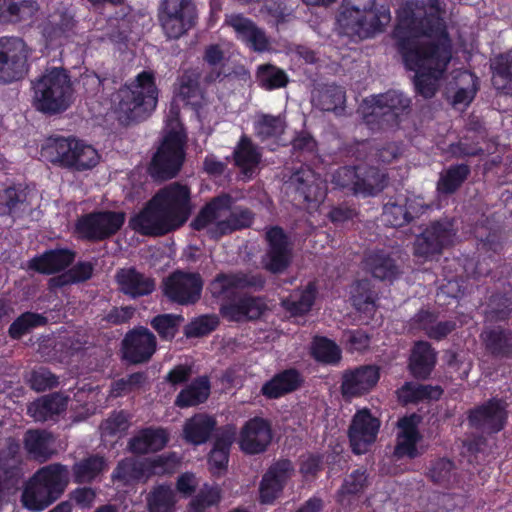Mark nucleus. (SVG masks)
I'll return each instance as SVG.
<instances>
[{"mask_svg":"<svg viewBox=\"0 0 512 512\" xmlns=\"http://www.w3.org/2000/svg\"><path fill=\"white\" fill-rule=\"evenodd\" d=\"M193 211L191 188L171 182L160 188L144 207L129 220L132 230L143 236L160 237L177 231Z\"/></svg>","mask_w":512,"mask_h":512,"instance_id":"obj_1","label":"nucleus"},{"mask_svg":"<svg viewBox=\"0 0 512 512\" xmlns=\"http://www.w3.org/2000/svg\"><path fill=\"white\" fill-rule=\"evenodd\" d=\"M390 21L389 5L377 0H355L351 6L343 5L337 16L339 33L354 42L383 32Z\"/></svg>","mask_w":512,"mask_h":512,"instance_id":"obj_2","label":"nucleus"},{"mask_svg":"<svg viewBox=\"0 0 512 512\" xmlns=\"http://www.w3.org/2000/svg\"><path fill=\"white\" fill-rule=\"evenodd\" d=\"M266 284V278L261 273L252 272H220L209 284V290L213 298L222 300L220 315L233 322L246 320L244 299L237 296V290L254 289L260 291Z\"/></svg>","mask_w":512,"mask_h":512,"instance_id":"obj_3","label":"nucleus"},{"mask_svg":"<svg viewBox=\"0 0 512 512\" xmlns=\"http://www.w3.org/2000/svg\"><path fill=\"white\" fill-rule=\"evenodd\" d=\"M40 156L44 161L78 172L91 170L100 161V155L92 145L74 136L48 138Z\"/></svg>","mask_w":512,"mask_h":512,"instance_id":"obj_4","label":"nucleus"},{"mask_svg":"<svg viewBox=\"0 0 512 512\" xmlns=\"http://www.w3.org/2000/svg\"><path fill=\"white\" fill-rule=\"evenodd\" d=\"M412 53L416 56H409V59L405 53L400 54L403 64L407 70L415 72L416 93L425 99H430L437 92V82L446 73L452 54L437 45H429V50L423 51V54L416 51Z\"/></svg>","mask_w":512,"mask_h":512,"instance_id":"obj_5","label":"nucleus"},{"mask_svg":"<svg viewBox=\"0 0 512 512\" xmlns=\"http://www.w3.org/2000/svg\"><path fill=\"white\" fill-rule=\"evenodd\" d=\"M368 109L363 114V121L371 131H395L411 113L412 100L403 92L390 89L372 95Z\"/></svg>","mask_w":512,"mask_h":512,"instance_id":"obj_6","label":"nucleus"},{"mask_svg":"<svg viewBox=\"0 0 512 512\" xmlns=\"http://www.w3.org/2000/svg\"><path fill=\"white\" fill-rule=\"evenodd\" d=\"M159 89L153 71L143 70L118 91V109L131 121L146 119L155 110Z\"/></svg>","mask_w":512,"mask_h":512,"instance_id":"obj_7","label":"nucleus"},{"mask_svg":"<svg viewBox=\"0 0 512 512\" xmlns=\"http://www.w3.org/2000/svg\"><path fill=\"white\" fill-rule=\"evenodd\" d=\"M40 93L37 109L53 115L64 112L72 102L73 88L68 72L63 68H52L35 84Z\"/></svg>","mask_w":512,"mask_h":512,"instance_id":"obj_8","label":"nucleus"},{"mask_svg":"<svg viewBox=\"0 0 512 512\" xmlns=\"http://www.w3.org/2000/svg\"><path fill=\"white\" fill-rule=\"evenodd\" d=\"M186 143L187 133L183 126L169 130L151 160V174L163 180L175 177L185 161Z\"/></svg>","mask_w":512,"mask_h":512,"instance_id":"obj_9","label":"nucleus"},{"mask_svg":"<svg viewBox=\"0 0 512 512\" xmlns=\"http://www.w3.org/2000/svg\"><path fill=\"white\" fill-rule=\"evenodd\" d=\"M157 18L164 36L178 40L196 25L197 7L193 0H161Z\"/></svg>","mask_w":512,"mask_h":512,"instance_id":"obj_10","label":"nucleus"},{"mask_svg":"<svg viewBox=\"0 0 512 512\" xmlns=\"http://www.w3.org/2000/svg\"><path fill=\"white\" fill-rule=\"evenodd\" d=\"M125 219L126 215L122 211L94 210L77 218L74 231L80 240L101 242L116 235Z\"/></svg>","mask_w":512,"mask_h":512,"instance_id":"obj_11","label":"nucleus"},{"mask_svg":"<svg viewBox=\"0 0 512 512\" xmlns=\"http://www.w3.org/2000/svg\"><path fill=\"white\" fill-rule=\"evenodd\" d=\"M68 484L67 466L53 463L34 473V512L46 509L58 500Z\"/></svg>","mask_w":512,"mask_h":512,"instance_id":"obj_12","label":"nucleus"},{"mask_svg":"<svg viewBox=\"0 0 512 512\" xmlns=\"http://www.w3.org/2000/svg\"><path fill=\"white\" fill-rule=\"evenodd\" d=\"M409 35H412L416 46L411 48L412 52L423 54V51L429 50V45H437L452 54L449 32L443 18L437 13L425 12L422 16H417L409 29Z\"/></svg>","mask_w":512,"mask_h":512,"instance_id":"obj_13","label":"nucleus"},{"mask_svg":"<svg viewBox=\"0 0 512 512\" xmlns=\"http://www.w3.org/2000/svg\"><path fill=\"white\" fill-rule=\"evenodd\" d=\"M29 47L17 36L0 37V84L23 79L29 72Z\"/></svg>","mask_w":512,"mask_h":512,"instance_id":"obj_14","label":"nucleus"},{"mask_svg":"<svg viewBox=\"0 0 512 512\" xmlns=\"http://www.w3.org/2000/svg\"><path fill=\"white\" fill-rule=\"evenodd\" d=\"M455 234L452 221L446 219L432 221L415 237L413 255L424 261H431L452 245Z\"/></svg>","mask_w":512,"mask_h":512,"instance_id":"obj_15","label":"nucleus"},{"mask_svg":"<svg viewBox=\"0 0 512 512\" xmlns=\"http://www.w3.org/2000/svg\"><path fill=\"white\" fill-rule=\"evenodd\" d=\"M264 238L267 249L263 267L273 274L283 273L290 266L293 256L290 237L281 226L274 225L266 228Z\"/></svg>","mask_w":512,"mask_h":512,"instance_id":"obj_16","label":"nucleus"},{"mask_svg":"<svg viewBox=\"0 0 512 512\" xmlns=\"http://www.w3.org/2000/svg\"><path fill=\"white\" fill-rule=\"evenodd\" d=\"M157 350L156 336L144 326L129 330L121 341V358L128 364H144Z\"/></svg>","mask_w":512,"mask_h":512,"instance_id":"obj_17","label":"nucleus"},{"mask_svg":"<svg viewBox=\"0 0 512 512\" xmlns=\"http://www.w3.org/2000/svg\"><path fill=\"white\" fill-rule=\"evenodd\" d=\"M203 280L199 273L177 270L163 283L164 295L179 305L195 304L201 297Z\"/></svg>","mask_w":512,"mask_h":512,"instance_id":"obj_18","label":"nucleus"},{"mask_svg":"<svg viewBox=\"0 0 512 512\" xmlns=\"http://www.w3.org/2000/svg\"><path fill=\"white\" fill-rule=\"evenodd\" d=\"M381 421L368 408L357 410L348 428L351 451L355 455L366 454L375 443Z\"/></svg>","mask_w":512,"mask_h":512,"instance_id":"obj_19","label":"nucleus"},{"mask_svg":"<svg viewBox=\"0 0 512 512\" xmlns=\"http://www.w3.org/2000/svg\"><path fill=\"white\" fill-rule=\"evenodd\" d=\"M295 471L290 459H278L262 475L258 488V501L263 505H272L283 491Z\"/></svg>","mask_w":512,"mask_h":512,"instance_id":"obj_20","label":"nucleus"},{"mask_svg":"<svg viewBox=\"0 0 512 512\" xmlns=\"http://www.w3.org/2000/svg\"><path fill=\"white\" fill-rule=\"evenodd\" d=\"M290 184L295 189V200L308 207L318 206L326 197L325 183L308 166H301L297 169L290 177Z\"/></svg>","mask_w":512,"mask_h":512,"instance_id":"obj_21","label":"nucleus"},{"mask_svg":"<svg viewBox=\"0 0 512 512\" xmlns=\"http://www.w3.org/2000/svg\"><path fill=\"white\" fill-rule=\"evenodd\" d=\"M273 438L270 420L255 416L247 420L240 430L239 447L247 455L264 453Z\"/></svg>","mask_w":512,"mask_h":512,"instance_id":"obj_22","label":"nucleus"},{"mask_svg":"<svg viewBox=\"0 0 512 512\" xmlns=\"http://www.w3.org/2000/svg\"><path fill=\"white\" fill-rule=\"evenodd\" d=\"M507 417L504 402L501 399L492 398L471 409L468 413V422L475 429L494 434L504 429Z\"/></svg>","mask_w":512,"mask_h":512,"instance_id":"obj_23","label":"nucleus"},{"mask_svg":"<svg viewBox=\"0 0 512 512\" xmlns=\"http://www.w3.org/2000/svg\"><path fill=\"white\" fill-rule=\"evenodd\" d=\"M380 379V368L364 364L347 369L342 374L340 390L344 398L361 397L369 393Z\"/></svg>","mask_w":512,"mask_h":512,"instance_id":"obj_24","label":"nucleus"},{"mask_svg":"<svg viewBox=\"0 0 512 512\" xmlns=\"http://www.w3.org/2000/svg\"><path fill=\"white\" fill-rule=\"evenodd\" d=\"M421 422L422 416L415 412L398 419L396 445L393 451L397 459L404 457L415 459L421 455L417 448V444L422 440V434L419 431Z\"/></svg>","mask_w":512,"mask_h":512,"instance_id":"obj_25","label":"nucleus"},{"mask_svg":"<svg viewBox=\"0 0 512 512\" xmlns=\"http://www.w3.org/2000/svg\"><path fill=\"white\" fill-rule=\"evenodd\" d=\"M236 438V428L228 424L217 430L212 449L207 456L209 471L215 477H220L227 472L230 451Z\"/></svg>","mask_w":512,"mask_h":512,"instance_id":"obj_26","label":"nucleus"},{"mask_svg":"<svg viewBox=\"0 0 512 512\" xmlns=\"http://www.w3.org/2000/svg\"><path fill=\"white\" fill-rule=\"evenodd\" d=\"M305 379L302 373L294 368H286L275 373L261 387L260 393L266 399L275 400L300 389Z\"/></svg>","mask_w":512,"mask_h":512,"instance_id":"obj_27","label":"nucleus"},{"mask_svg":"<svg viewBox=\"0 0 512 512\" xmlns=\"http://www.w3.org/2000/svg\"><path fill=\"white\" fill-rule=\"evenodd\" d=\"M225 22L235 30L237 39L253 51L264 52L268 49L269 41L265 32L251 19L242 14H232L227 16Z\"/></svg>","mask_w":512,"mask_h":512,"instance_id":"obj_28","label":"nucleus"},{"mask_svg":"<svg viewBox=\"0 0 512 512\" xmlns=\"http://www.w3.org/2000/svg\"><path fill=\"white\" fill-rule=\"evenodd\" d=\"M480 340L488 356L499 360L512 358V329L501 325L485 327Z\"/></svg>","mask_w":512,"mask_h":512,"instance_id":"obj_29","label":"nucleus"},{"mask_svg":"<svg viewBox=\"0 0 512 512\" xmlns=\"http://www.w3.org/2000/svg\"><path fill=\"white\" fill-rule=\"evenodd\" d=\"M363 269L380 281H394L401 271L392 255L384 249H375L365 254Z\"/></svg>","mask_w":512,"mask_h":512,"instance_id":"obj_30","label":"nucleus"},{"mask_svg":"<svg viewBox=\"0 0 512 512\" xmlns=\"http://www.w3.org/2000/svg\"><path fill=\"white\" fill-rule=\"evenodd\" d=\"M120 291L133 299L148 296L156 288L155 280L139 272L135 267L122 268L116 273Z\"/></svg>","mask_w":512,"mask_h":512,"instance_id":"obj_31","label":"nucleus"},{"mask_svg":"<svg viewBox=\"0 0 512 512\" xmlns=\"http://www.w3.org/2000/svg\"><path fill=\"white\" fill-rule=\"evenodd\" d=\"M229 211V215L219 220L207 230V234L212 240H219L224 236L230 235L234 232L248 229L252 226L255 214L247 207H235Z\"/></svg>","mask_w":512,"mask_h":512,"instance_id":"obj_32","label":"nucleus"},{"mask_svg":"<svg viewBox=\"0 0 512 512\" xmlns=\"http://www.w3.org/2000/svg\"><path fill=\"white\" fill-rule=\"evenodd\" d=\"M416 17L412 4L407 3L398 11V22L392 31L396 51L399 55L405 53L408 59L409 56H416L411 50V48H416L415 42L412 35H409V29L415 22Z\"/></svg>","mask_w":512,"mask_h":512,"instance_id":"obj_33","label":"nucleus"},{"mask_svg":"<svg viewBox=\"0 0 512 512\" xmlns=\"http://www.w3.org/2000/svg\"><path fill=\"white\" fill-rule=\"evenodd\" d=\"M169 442V433L162 427H146L141 429L128 442L133 454L144 455L162 450Z\"/></svg>","mask_w":512,"mask_h":512,"instance_id":"obj_34","label":"nucleus"},{"mask_svg":"<svg viewBox=\"0 0 512 512\" xmlns=\"http://www.w3.org/2000/svg\"><path fill=\"white\" fill-rule=\"evenodd\" d=\"M436 361V352L431 344L427 341H417L411 350L409 372L417 380H426L433 372Z\"/></svg>","mask_w":512,"mask_h":512,"instance_id":"obj_35","label":"nucleus"},{"mask_svg":"<svg viewBox=\"0 0 512 512\" xmlns=\"http://www.w3.org/2000/svg\"><path fill=\"white\" fill-rule=\"evenodd\" d=\"M217 429V420L207 413H196L183 426V437L192 445L205 444Z\"/></svg>","mask_w":512,"mask_h":512,"instance_id":"obj_36","label":"nucleus"},{"mask_svg":"<svg viewBox=\"0 0 512 512\" xmlns=\"http://www.w3.org/2000/svg\"><path fill=\"white\" fill-rule=\"evenodd\" d=\"M443 389L439 385L419 384L412 381L405 382L396 390L398 402L402 406L410 404L437 401L443 395Z\"/></svg>","mask_w":512,"mask_h":512,"instance_id":"obj_37","label":"nucleus"},{"mask_svg":"<svg viewBox=\"0 0 512 512\" xmlns=\"http://www.w3.org/2000/svg\"><path fill=\"white\" fill-rule=\"evenodd\" d=\"M234 200L228 193H222L213 197L208 201L197 213L190 223V227L194 231H202L211 224H215L222 212L231 209Z\"/></svg>","mask_w":512,"mask_h":512,"instance_id":"obj_38","label":"nucleus"},{"mask_svg":"<svg viewBox=\"0 0 512 512\" xmlns=\"http://www.w3.org/2000/svg\"><path fill=\"white\" fill-rule=\"evenodd\" d=\"M76 252L69 248H55L34 257V271L43 274H54L66 271L75 260Z\"/></svg>","mask_w":512,"mask_h":512,"instance_id":"obj_39","label":"nucleus"},{"mask_svg":"<svg viewBox=\"0 0 512 512\" xmlns=\"http://www.w3.org/2000/svg\"><path fill=\"white\" fill-rule=\"evenodd\" d=\"M108 469L107 459L98 453L89 454L72 466L73 482L91 484Z\"/></svg>","mask_w":512,"mask_h":512,"instance_id":"obj_40","label":"nucleus"},{"mask_svg":"<svg viewBox=\"0 0 512 512\" xmlns=\"http://www.w3.org/2000/svg\"><path fill=\"white\" fill-rule=\"evenodd\" d=\"M317 295L316 281H309L302 290L294 291L283 299L281 305L293 317L304 316L311 311Z\"/></svg>","mask_w":512,"mask_h":512,"instance_id":"obj_41","label":"nucleus"},{"mask_svg":"<svg viewBox=\"0 0 512 512\" xmlns=\"http://www.w3.org/2000/svg\"><path fill=\"white\" fill-rule=\"evenodd\" d=\"M204 75L203 82L212 84L222 81L229 73L226 71L225 53L218 44H210L203 52Z\"/></svg>","mask_w":512,"mask_h":512,"instance_id":"obj_42","label":"nucleus"},{"mask_svg":"<svg viewBox=\"0 0 512 512\" xmlns=\"http://www.w3.org/2000/svg\"><path fill=\"white\" fill-rule=\"evenodd\" d=\"M312 102L316 108L322 111L340 115L345 109L346 93L339 85L327 84L316 91Z\"/></svg>","mask_w":512,"mask_h":512,"instance_id":"obj_43","label":"nucleus"},{"mask_svg":"<svg viewBox=\"0 0 512 512\" xmlns=\"http://www.w3.org/2000/svg\"><path fill=\"white\" fill-rule=\"evenodd\" d=\"M210 389L209 378L207 376H199L178 393L175 405L183 409L202 404L208 399Z\"/></svg>","mask_w":512,"mask_h":512,"instance_id":"obj_44","label":"nucleus"},{"mask_svg":"<svg viewBox=\"0 0 512 512\" xmlns=\"http://www.w3.org/2000/svg\"><path fill=\"white\" fill-rule=\"evenodd\" d=\"M387 185V176L374 166H358L355 194L374 196Z\"/></svg>","mask_w":512,"mask_h":512,"instance_id":"obj_45","label":"nucleus"},{"mask_svg":"<svg viewBox=\"0 0 512 512\" xmlns=\"http://www.w3.org/2000/svg\"><path fill=\"white\" fill-rule=\"evenodd\" d=\"M310 356L318 363L335 366L342 359V350L334 340L316 335L310 344Z\"/></svg>","mask_w":512,"mask_h":512,"instance_id":"obj_46","label":"nucleus"},{"mask_svg":"<svg viewBox=\"0 0 512 512\" xmlns=\"http://www.w3.org/2000/svg\"><path fill=\"white\" fill-rule=\"evenodd\" d=\"M471 173L468 164L450 165L444 170L437 181L436 190L442 195H452L457 192Z\"/></svg>","mask_w":512,"mask_h":512,"instance_id":"obj_47","label":"nucleus"},{"mask_svg":"<svg viewBox=\"0 0 512 512\" xmlns=\"http://www.w3.org/2000/svg\"><path fill=\"white\" fill-rule=\"evenodd\" d=\"M67 408V397L51 393L34 400V422L54 420Z\"/></svg>","mask_w":512,"mask_h":512,"instance_id":"obj_48","label":"nucleus"},{"mask_svg":"<svg viewBox=\"0 0 512 512\" xmlns=\"http://www.w3.org/2000/svg\"><path fill=\"white\" fill-rule=\"evenodd\" d=\"M175 95L186 104L195 105L202 98L200 88V73L194 69L185 70L178 77Z\"/></svg>","mask_w":512,"mask_h":512,"instance_id":"obj_49","label":"nucleus"},{"mask_svg":"<svg viewBox=\"0 0 512 512\" xmlns=\"http://www.w3.org/2000/svg\"><path fill=\"white\" fill-rule=\"evenodd\" d=\"M412 208L413 203L407 198L389 200L383 207V221L391 227H403L414 219Z\"/></svg>","mask_w":512,"mask_h":512,"instance_id":"obj_50","label":"nucleus"},{"mask_svg":"<svg viewBox=\"0 0 512 512\" xmlns=\"http://www.w3.org/2000/svg\"><path fill=\"white\" fill-rule=\"evenodd\" d=\"M113 480L130 485L138 482H146V469L143 460L124 458L118 462L113 473Z\"/></svg>","mask_w":512,"mask_h":512,"instance_id":"obj_51","label":"nucleus"},{"mask_svg":"<svg viewBox=\"0 0 512 512\" xmlns=\"http://www.w3.org/2000/svg\"><path fill=\"white\" fill-rule=\"evenodd\" d=\"M233 155L235 165L245 175L251 174L261 161V154L246 135L240 138Z\"/></svg>","mask_w":512,"mask_h":512,"instance_id":"obj_52","label":"nucleus"},{"mask_svg":"<svg viewBox=\"0 0 512 512\" xmlns=\"http://www.w3.org/2000/svg\"><path fill=\"white\" fill-rule=\"evenodd\" d=\"M94 267L91 262L80 261L70 269L52 277L49 280L51 289H59L67 285L82 283L89 280L93 275Z\"/></svg>","mask_w":512,"mask_h":512,"instance_id":"obj_53","label":"nucleus"},{"mask_svg":"<svg viewBox=\"0 0 512 512\" xmlns=\"http://www.w3.org/2000/svg\"><path fill=\"white\" fill-rule=\"evenodd\" d=\"M148 512H174L176 496L169 484L154 486L146 497Z\"/></svg>","mask_w":512,"mask_h":512,"instance_id":"obj_54","label":"nucleus"},{"mask_svg":"<svg viewBox=\"0 0 512 512\" xmlns=\"http://www.w3.org/2000/svg\"><path fill=\"white\" fill-rule=\"evenodd\" d=\"M256 82L264 90L272 91L287 86V73L270 63L259 65L256 71Z\"/></svg>","mask_w":512,"mask_h":512,"instance_id":"obj_55","label":"nucleus"},{"mask_svg":"<svg viewBox=\"0 0 512 512\" xmlns=\"http://www.w3.org/2000/svg\"><path fill=\"white\" fill-rule=\"evenodd\" d=\"M76 21L67 12H61L49 20L43 28V35L49 41L68 38L74 32Z\"/></svg>","mask_w":512,"mask_h":512,"instance_id":"obj_56","label":"nucleus"},{"mask_svg":"<svg viewBox=\"0 0 512 512\" xmlns=\"http://www.w3.org/2000/svg\"><path fill=\"white\" fill-rule=\"evenodd\" d=\"M146 478L153 476L171 475L175 473L179 464V457L175 452H168L151 458H145Z\"/></svg>","mask_w":512,"mask_h":512,"instance_id":"obj_57","label":"nucleus"},{"mask_svg":"<svg viewBox=\"0 0 512 512\" xmlns=\"http://www.w3.org/2000/svg\"><path fill=\"white\" fill-rule=\"evenodd\" d=\"M32 0H0V23L15 24L29 16Z\"/></svg>","mask_w":512,"mask_h":512,"instance_id":"obj_58","label":"nucleus"},{"mask_svg":"<svg viewBox=\"0 0 512 512\" xmlns=\"http://www.w3.org/2000/svg\"><path fill=\"white\" fill-rule=\"evenodd\" d=\"M184 317L178 314H158L150 321L151 327L157 332L162 341H172L177 335Z\"/></svg>","mask_w":512,"mask_h":512,"instance_id":"obj_59","label":"nucleus"},{"mask_svg":"<svg viewBox=\"0 0 512 512\" xmlns=\"http://www.w3.org/2000/svg\"><path fill=\"white\" fill-rule=\"evenodd\" d=\"M512 314V298L505 293L491 295L486 311V317L495 323L507 322Z\"/></svg>","mask_w":512,"mask_h":512,"instance_id":"obj_60","label":"nucleus"},{"mask_svg":"<svg viewBox=\"0 0 512 512\" xmlns=\"http://www.w3.org/2000/svg\"><path fill=\"white\" fill-rule=\"evenodd\" d=\"M493 83L498 89H506L512 82V50L497 55L492 63Z\"/></svg>","mask_w":512,"mask_h":512,"instance_id":"obj_61","label":"nucleus"},{"mask_svg":"<svg viewBox=\"0 0 512 512\" xmlns=\"http://www.w3.org/2000/svg\"><path fill=\"white\" fill-rule=\"evenodd\" d=\"M221 501V490L218 486L205 484L188 505V512H209Z\"/></svg>","mask_w":512,"mask_h":512,"instance_id":"obj_62","label":"nucleus"},{"mask_svg":"<svg viewBox=\"0 0 512 512\" xmlns=\"http://www.w3.org/2000/svg\"><path fill=\"white\" fill-rule=\"evenodd\" d=\"M369 485L367 469L364 467L353 470L348 474L338 490L339 497L358 496Z\"/></svg>","mask_w":512,"mask_h":512,"instance_id":"obj_63","label":"nucleus"},{"mask_svg":"<svg viewBox=\"0 0 512 512\" xmlns=\"http://www.w3.org/2000/svg\"><path fill=\"white\" fill-rule=\"evenodd\" d=\"M285 124L279 116L262 115L254 123V132L261 141L277 138L284 133Z\"/></svg>","mask_w":512,"mask_h":512,"instance_id":"obj_64","label":"nucleus"}]
</instances>
